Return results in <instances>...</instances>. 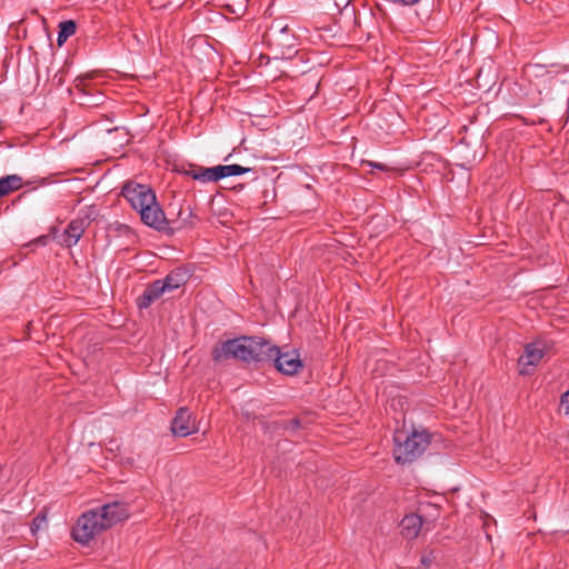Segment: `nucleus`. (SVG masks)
Returning <instances> with one entry per match:
<instances>
[{"mask_svg":"<svg viewBox=\"0 0 569 569\" xmlns=\"http://www.w3.org/2000/svg\"><path fill=\"white\" fill-rule=\"evenodd\" d=\"M129 508L126 503L113 501L98 509L83 512L72 529V538L81 543H89L96 536L120 521L128 519Z\"/></svg>","mask_w":569,"mask_h":569,"instance_id":"nucleus-1","label":"nucleus"},{"mask_svg":"<svg viewBox=\"0 0 569 569\" xmlns=\"http://www.w3.org/2000/svg\"><path fill=\"white\" fill-rule=\"evenodd\" d=\"M122 194L147 226L159 231L167 230L168 221L149 187L129 182L122 188Z\"/></svg>","mask_w":569,"mask_h":569,"instance_id":"nucleus-2","label":"nucleus"},{"mask_svg":"<svg viewBox=\"0 0 569 569\" xmlns=\"http://www.w3.org/2000/svg\"><path fill=\"white\" fill-rule=\"evenodd\" d=\"M267 341L254 337H240L221 342L212 350V359L220 362L237 359L244 362L266 361Z\"/></svg>","mask_w":569,"mask_h":569,"instance_id":"nucleus-3","label":"nucleus"},{"mask_svg":"<svg viewBox=\"0 0 569 569\" xmlns=\"http://www.w3.org/2000/svg\"><path fill=\"white\" fill-rule=\"evenodd\" d=\"M427 436L413 431L410 436L397 432L395 436L393 457L398 463H410L416 460L425 450Z\"/></svg>","mask_w":569,"mask_h":569,"instance_id":"nucleus-4","label":"nucleus"},{"mask_svg":"<svg viewBox=\"0 0 569 569\" xmlns=\"http://www.w3.org/2000/svg\"><path fill=\"white\" fill-rule=\"evenodd\" d=\"M266 361H273L277 370L283 375L292 376L302 369V361L297 350L280 351L267 341Z\"/></svg>","mask_w":569,"mask_h":569,"instance_id":"nucleus-5","label":"nucleus"},{"mask_svg":"<svg viewBox=\"0 0 569 569\" xmlns=\"http://www.w3.org/2000/svg\"><path fill=\"white\" fill-rule=\"evenodd\" d=\"M269 41L281 54L290 53L297 47V38L287 24L273 23L269 30Z\"/></svg>","mask_w":569,"mask_h":569,"instance_id":"nucleus-6","label":"nucleus"},{"mask_svg":"<svg viewBox=\"0 0 569 569\" xmlns=\"http://www.w3.org/2000/svg\"><path fill=\"white\" fill-rule=\"evenodd\" d=\"M546 350L541 342H531L525 346L523 353L518 359V371L521 376H529L545 357Z\"/></svg>","mask_w":569,"mask_h":569,"instance_id":"nucleus-7","label":"nucleus"},{"mask_svg":"<svg viewBox=\"0 0 569 569\" xmlns=\"http://www.w3.org/2000/svg\"><path fill=\"white\" fill-rule=\"evenodd\" d=\"M174 436L187 437L197 431V426L187 408H180L171 422Z\"/></svg>","mask_w":569,"mask_h":569,"instance_id":"nucleus-8","label":"nucleus"},{"mask_svg":"<svg viewBox=\"0 0 569 569\" xmlns=\"http://www.w3.org/2000/svg\"><path fill=\"white\" fill-rule=\"evenodd\" d=\"M87 222L84 219L72 220L64 231V243L67 247L74 246L84 232Z\"/></svg>","mask_w":569,"mask_h":569,"instance_id":"nucleus-9","label":"nucleus"},{"mask_svg":"<svg viewBox=\"0 0 569 569\" xmlns=\"http://www.w3.org/2000/svg\"><path fill=\"white\" fill-rule=\"evenodd\" d=\"M421 526L422 519L420 516L415 513L408 515L401 520V533L407 539H413L418 536Z\"/></svg>","mask_w":569,"mask_h":569,"instance_id":"nucleus-10","label":"nucleus"},{"mask_svg":"<svg viewBox=\"0 0 569 569\" xmlns=\"http://www.w3.org/2000/svg\"><path fill=\"white\" fill-rule=\"evenodd\" d=\"M22 178L18 174H9L0 178V198L22 187Z\"/></svg>","mask_w":569,"mask_h":569,"instance_id":"nucleus-11","label":"nucleus"},{"mask_svg":"<svg viewBox=\"0 0 569 569\" xmlns=\"http://www.w3.org/2000/svg\"><path fill=\"white\" fill-rule=\"evenodd\" d=\"M59 28H60V30L58 33L57 42L59 46H61L67 41V39L69 37L73 36L76 33L77 26H76L74 21L66 20V21L60 22Z\"/></svg>","mask_w":569,"mask_h":569,"instance_id":"nucleus-12","label":"nucleus"},{"mask_svg":"<svg viewBox=\"0 0 569 569\" xmlns=\"http://www.w3.org/2000/svg\"><path fill=\"white\" fill-rule=\"evenodd\" d=\"M433 117L435 122L431 129H437L438 131H441L443 128H446L448 123L449 111L442 104L436 107V110L433 111Z\"/></svg>","mask_w":569,"mask_h":569,"instance_id":"nucleus-13","label":"nucleus"},{"mask_svg":"<svg viewBox=\"0 0 569 569\" xmlns=\"http://www.w3.org/2000/svg\"><path fill=\"white\" fill-rule=\"evenodd\" d=\"M186 281L184 273L181 272H171L169 273L162 282L166 284L168 291H172L181 287Z\"/></svg>","mask_w":569,"mask_h":569,"instance_id":"nucleus-14","label":"nucleus"},{"mask_svg":"<svg viewBox=\"0 0 569 569\" xmlns=\"http://www.w3.org/2000/svg\"><path fill=\"white\" fill-rule=\"evenodd\" d=\"M149 296H151V299L157 300L161 297L162 293H164L167 290L166 284L162 282V280H157L152 282L149 287L144 290Z\"/></svg>","mask_w":569,"mask_h":569,"instance_id":"nucleus-15","label":"nucleus"},{"mask_svg":"<svg viewBox=\"0 0 569 569\" xmlns=\"http://www.w3.org/2000/svg\"><path fill=\"white\" fill-rule=\"evenodd\" d=\"M194 180L201 183L216 182L213 167H200L199 174L194 176Z\"/></svg>","mask_w":569,"mask_h":569,"instance_id":"nucleus-16","label":"nucleus"},{"mask_svg":"<svg viewBox=\"0 0 569 569\" xmlns=\"http://www.w3.org/2000/svg\"><path fill=\"white\" fill-rule=\"evenodd\" d=\"M213 173H214V180L216 182L229 177V168H227V164H219L213 167Z\"/></svg>","mask_w":569,"mask_h":569,"instance_id":"nucleus-17","label":"nucleus"},{"mask_svg":"<svg viewBox=\"0 0 569 569\" xmlns=\"http://www.w3.org/2000/svg\"><path fill=\"white\" fill-rule=\"evenodd\" d=\"M227 168H229V177L240 176L251 171V168L242 167L240 164H227Z\"/></svg>","mask_w":569,"mask_h":569,"instance_id":"nucleus-18","label":"nucleus"},{"mask_svg":"<svg viewBox=\"0 0 569 569\" xmlns=\"http://www.w3.org/2000/svg\"><path fill=\"white\" fill-rule=\"evenodd\" d=\"M47 523V517L44 515L37 516L31 523V532L36 533Z\"/></svg>","mask_w":569,"mask_h":569,"instance_id":"nucleus-19","label":"nucleus"},{"mask_svg":"<svg viewBox=\"0 0 569 569\" xmlns=\"http://www.w3.org/2000/svg\"><path fill=\"white\" fill-rule=\"evenodd\" d=\"M154 300L151 299V296H149L146 291L141 295V297L138 300L139 308H148Z\"/></svg>","mask_w":569,"mask_h":569,"instance_id":"nucleus-20","label":"nucleus"},{"mask_svg":"<svg viewBox=\"0 0 569 569\" xmlns=\"http://www.w3.org/2000/svg\"><path fill=\"white\" fill-rule=\"evenodd\" d=\"M560 403L565 412L569 415V390L561 396Z\"/></svg>","mask_w":569,"mask_h":569,"instance_id":"nucleus-21","label":"nucleus"},{"mask_svg":"<svg viewBox=\"0 0 569 569\" xmlns=\"http://www.w3.org/2000/svg\"><path fill=\"white\" fill-rule=\"evenodd\" d=\"M200 167L198 166H190L188 170L184 171V174L188 177H191L194 180V176L199 174Z\"/></svg>","mask_w":569,"mask_h":569,"instance_id":"nucleus-22","label":"nucleus"},{"mask_svg":"<svg viewBox=\"0 0 569 569\" xmlns=\"http://www.w3.org/2000/svg\"><path fill=\"white\" fill-rule=\"evenodd\" d=\"M393 1L397 3L405 4V6H411V4L417 3L419 0H393Z\"/></svg>","mask_w":569,"mask_h":569,"instance_id":"nucleus-23","label":"nucleus"},{"mask_svg":"<svg viewBox=\"0 0 569 569\" xmlns=\"http://www.w3.org/2000/svg\"><path fill=\"white\" fill-rule=\"evenodd\" d=\"M533 70H542V68L540 66L528 67L526 69V73H529L530 71H533Z\"/></svg>","mask_w":569,"mask_h":569,"instance_id":"nucleus-24","label":"nucleus"},{"mask_svg":"<svg viewBox=\"0 0 569 569\" xmlns=\"http://www.w3.org/2000/svg\"><path fill=\"white\" fill-rule=\"evenodd\" d=\"M371 166L375 168H378V169H382V164H380V163H372Z\"/></svg>","mask_w":569,"mask_h":569,"instance_id":"nucleus-25","label":"nucleus"},{"mask_svg":"<svg viewBox=\"0 0 569 569\" xmlns=\"http://www.w3.org/2000/svg\"><path fill=\"white\" fill-rule=\"evenodd\" d=\"M427 562L426 558L422 556L421 557V563L425 565Z\"/></svg>","mask_w":569,"mask_h":569,"instance_id":"nucleus-26","label":"nucleus"},{"mask_svg":"<svg viewBox=\"0 0 569 569\" xmlns=\"http://www.w3.org/2000/svg\"><path fill=\"white\" fill-rule=\"evenodd\" d=\"M428 158L430 159H435V156H431L430 153L428 154Z\"/></svg>","mask_w":569,"mask_h":569,"instance_id":"nucleus-27","label":"nucleus"},{"mask_svg":"<svg viewBox=\"0 0 569 569\" xmlns=\"http://www.w3.org/2000/svg\"><path fill=\"white\" fill-rule=\"evenodd\" d=\"M428 158L430 159H435V156H431L430 153L428 154Z\"/></svg>","mask_w":569,"mask_h":569,"instance_id":"nucleus-28","label":"nucleus"}]
</instances>
